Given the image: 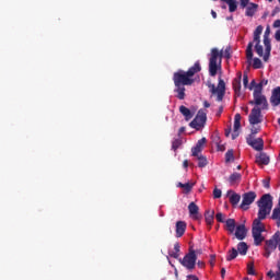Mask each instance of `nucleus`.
<instances>
[{"instance_id":"obj_5","label":"nucleus","mask_w":280,"mask_h":280,"mask_svg":"<svg viewBox=\"0 0 280 280\" xmlns=\"http://www.w3.org/2000/svg\"><path fill=\"white\" fill-rule=\"evenodd\" d=\"M182 266L187 270H194L196 268V261H198V256L196 255V250L192 248L189 249V253L184 256L183 259L179 260Z\"/></svg>"},{"instance_id":"obj_3","label":"nucleus","mask_w":280,"mask_h":280,"mask_svg":"<svg viewBox=\"0 0 280 280\" xmlns=\"http://www.w3.org/2000/svg\"><path fill=\"white\" fill-rule=\"evenodd\" d=\"M222 58L230 60L231 58V46H228L224 50H219L218 48H212L209 59V74L211 78L218 75V69L222 67Z\"/></svg>"},{"instance_id":"obj_39","label":"nucleus","mask_w":280,"mask_h":280,"mask_svg":"<svg viewBox=\"0 0 280 280\" xmlns=\"http://www.w3.org/2000/svg\"><path fill=\"white\" fill-rule=\"evenodd\" d=\"M262 91H264V88H261V85H259V83H257L256 88H254L253 96H255V95H262L261 94Z\"/></svg>"},{"instance_id":"obj_45","label":"nucleus","mask_w":280,"mask_h":280,"mask_svg":"<svg viewBox=\"0 0 280 280\" xmlns=\"http://www.w3.org/2000/svg\"><path fill=\"white\" fill-rule=\"evenodd\" d=\"M243 85L245 89H248V73L246 72L243 74Z\"/></svg>"},{"instance_id":"obj_32","label":"nucleus","mask_w":280,"mask_h":280,"mask_svg":"<svg viewBox=\"0 0 280 280\" xmlns=\"http://www.w3.org/2000/svg\"><path fill=\"white\" fill-rule=\"evenodd\" d=\"M255 43V51L259 56V58H264V46H261V42H254Z\"/></svg>"},{"instance_id":"obj_6","label":"nucleus","mask_w":280,"mask_h":280,"mask_svg":"<svg viewBox=\"0 0 280 280\" xmlns=\"http://www.w3.org/2000/svg\"><path fill=\"white\" fill-rule=\"evenodd\" d=\"M205 124H207V110L199 109L196 117L189 122V126L195 130H200L205 128Z\"/></svg>"},{"instance_id":"obj_33","label":"nucleus","mask_w":280,"mask_h":280,"mask_svg":"<svg viewBox=\"0 0 280 280\" xmlns=\"http://www.w3.org/2000/svg\"><path fill=\"white\" fill-rule=\"evenodd\" d=\"M240 253L235 247L228 252L226 261H233Z\"/></svg>"},{"instance_id":"obj_12","label":"nucleus","mask_w":280,"mask_h":280,"mask_svg":"<svg viewBox=\"0 0 280 280\" xmlns=\"http://www.w3.org/2000/svg\"><path fill=\"white\" fill-rule=\"evenodd\" d=\"M246 142L250 145V148H253L257 152H261V150H264V139H261V138H256L255 139L253 137V135H249L246 138Z\"/></svg>"},{"instance_id":"obj_21","label":"nucleus","mask_w":280,"mask_h":280,"mask_svg":"<svg viewBox=\"0 0 280 280\" xmlns=\"http://www.w3.org/2000/svg\"><path fill=\"white\" fill-rule=\"evenodd\" d=\"M214 218H215V211L214 210H207L205 212V220H206L208 229H211V226H213Z\"/></svg>"},{"instance_id":"obj_31","label":"nucleus","mask_w":280,"mask_h":280,"mask_svg":"<svg viewBox=\"0 0 280 280\" xmlns=\"http://www.w3.org/2000/svg\"><path fill=\"white\" fill-rule=\"evenodd\" d=\"M235 219H228L225 221L226 229L229 233H235Z\"/></svg>"},{"instance_id":"obj_43","label":"nucleus","mask_w":280,"mask_h":280,"mask_svg":"<svg viewBox=\"0 0 280 280\" xmlns=\"http://www.w3.org/2000/svg\"><path fill=\"white\" fill-rule=\"evenodd\" d=\"M250 0H240V5L244 10V8H248L250 5Z\"/></svg>"},{"instance_id":"obj_57","label":"nucleus","mask_w":280,"mask_h":280,"mask_svg":"<svg viewBox=\"0 0 280 280\" xmlns=\"http://www.w3.org/2000/svg\"><path fill=\"white\" fill-rule=\"evenodd\" d=\"M197 266L198 268H205V261L198 260Z\"/></svg>"},{"instance_id":"obj_52","label":"nucleus","mask_w":280,"mask_h":280,"mask_svg":"<svg viewBox=\"0 0 280 280\" xmlns=\"http://www.w3.org/2000/svg\"><path fill=\"white\" fill-rule=\"evenodd\" d=\"M174 250L175 253H180V245L178 243L174 244Z\"/></svg>"},{"instance_id":"obj_34","label":"nucleus","mask_w":280,"mask_h":280,"mask_svg":"<svg viewBox=\"0 0 280 280\" xmlns=\"http://www.w3.org/2000/svg\"><path fill=\"white\" fill-rule=\"evenodd\" d=\"M177 187H180L182 189H184L185 194H189V191H191V189H194V184L191 183H178Z\"/></svg>"},{"instance_id":"obj_46","label":"nucleus","mask_w":280,"mask_h":280,"mask_svg":"<svg viewBox=\"0 0 280 280\" xmlns=\"http://www.w3.org/2000/svg\"><path fill=\"white\" fill-rule=\"evenodd\" d=\"M267 277H269V279H275V278H277V273H275V271H272V270H269L267 272Z\"/></svg>"},{"instance_id":"obj_16","label":"nucleus","mask_w":280,"mask_h":280,"mask_svg":"<svg viewBox=\"0 0 280 280\" xmlns=\"http://www.w3.org/2000/svg\"><path fill=\"white\" fill-rule=\"evenodd\" d=\"M176 237H183L187 231V223L185 221H177L175 225Z\"/></svg>"},{"instance_id":"obj_1","label":"nucleus","mask_w":280,"mask_h":280,"mask_svg":"<svg viewBox=\"0 0 280 280\" xmlns=\"http://www.w3.org/2000/svg\"><path fill=\"white\" fill-rule=\"evenodd\" d=\"M258 205V218L254 220L252 228V235L254 237L255 246H260L265 237L261 235L266 231V226L261 223V220H266V215L270 214L272 211V196L270 194H265L257 201Z\"/></svg>"},{"instance_id":"obj_50","label":"nucleus","mask_w":280,"mask_h":280,"mask_svg":"<svg viewBox=\"0 0 280 280\" xmlns=\"http://www.w3.org/2000/svg\"><path fill=\"white\" fill-rule=\"evenodd\" d=\"M258 85H260L261 89H264V86L268 85V80H266V79L261 80V81L258 83Z\"/></svg>"},{"instance_id":"obj_11","label":"nucleus","mask_w":280,"mask_h":280,"mask_svg":"<svg viewBox=\"0 0 280 280\" xmlns=\"http://www.w3.org/2000/svg\"><path fill=\"white\" fill-rule=\"evenodd\" d=\"M250 106H260V110H268V100L266 95L259 94L254 96V101H249Z\"/></svg>"},{"instance_id":"obj_51","label":"nucleus","mask_w":280,"mask_h":280,"mask_svg":"<svg viewBox=\"0 0 280 280\" xmlns=\"http://www.w3.org/2000/svg\"><path fill=\"white\" fill-rule=\"evenodd\" d=\"M262 185H264V187H265V189H270V182L269 180H264L262 182Z\"/></svg>"},{"instance_id":"obj_13","label":"nucleus","mask_w":280,"mask_h":280,"mask_svg":"<svg viewBox=\"0 0 280 280\" xmlns=\"http://www.w3.org/2000/svg\"><path fill=\"white\" fill-rule=\"evenodd\" d=\"M240 128H242V115L235 114L234 116V130L232 132V140L235 141L240 137Z\"/></svg>"},{"instance_id":"obj_54","label":"nucleus","mask_w":280,"mask_h":280,"mask_svg":"<svg viewBox=\"0 0 280 280\" xmlns=\"http://www.w3.org/2000/svg\"><path fill=\"white\" fill-rule=\"evenodd\" d=\"M222 113H224V107L220 106L219 112L217 113V117H220L222 115Z\"/></svg>"},{"instance_id":"obj_49","label":"nucleus","mask_w":280,"mask_h":280,"mask_svg":"<svg viewBox=\"0 0 280 280\" xmlns=\"http://www.w3.org/2000/svg\"><path fill=\"white\" fill-rule=\"evenodd\" d=\"M256 86H257V82L255 80H252L249 84V91H253V89H255Z\"/></svg>"},{"instance_id":"obj_64","label":"nucleus","mask_w":280,"mask_h":280,"mask_svg":"<svg viewBox=\"0 0 280 280\" xmlns=\"http://www.w3.org/2000/svg\"><path fill=\"white\" fill-rule=\"evenodd\" d=\"M183 132H185V127H180L178 130V135H183Z\"/></svg>"},{"instance_id":"obj_15","label":"nucleus","mask_w":280,"mask_h":280,"mask_svg":"<svg viewBox=\"0 0 280 280\" xmlns=\"http://www.w3.org/2000/svg\"><path fill=\"white\" fill-rule=\"evenodd\" d=\"M206 143H207V138H201L200 140H198L196 145L191 149L192 156H198V154H201Z\"/></svg>"},{"instance_id":"obj_59","label":"nucleus","mask_w":280,"mask_h":280,"mask_svg":"<svg viewBox=\"0 0 280 280\" xmlns=\"http://www.w3.org/2000/svg\"><path fill=\"white\" fill-rule=\"evenodd\" d=\"M225 275H226V269L225 268H221V277H222V279H224Z\"/></svg>"},{"instance_id":"obj_4","label":"nucleus","mask_w":280,"mask_h":280,"mask_svg":"<svg viewBox=\"0 0 280 280\" xmlns=\"http://www.w3.org/2000/svg\"><path fill=\"white\" fill-rule=\"evenodd\" d=\"M209 89L212 95H217V102H222V100H224V95H226V83L222 78H219L217 88L215 84H209Z\"/></svg>"},{"instance_id":"obj_56","label":"nucleus","mask_w":280,"mask_h":280,"mask_svg":"<svg viewBox=\"0 0 280 280\" xmlns=\"http://www.w3.org/2000/svg\"><path fill=\"white\" fill-rule=\"evenodd\" d=\"M276 40L280 42V30H278L275 34Z\"/></svg>"},{"instance_id":"obj_18","label":"nucleus","mask_w":280,"mask_h":280,"mask_svg":"<svg viewBox=\"0 0 280 280\" xmlns=\"http://www.w3.org/2000/svg\"><path fill=\"white\" fill-rule=\"evenodd\" d=\"M270 104H272L273 106H279V104H280V86H277L276 89L272 90L271 97H270Z\"/></svg>"},{"instance_id":"obj_62","label":"nucleus","mask_w":280,"mask_h":280,"mask_svg":"<svg viewBox=\"0 0 280 280\" xmlns=\"http://www.w3.org/2000/svg\"><path fill=\"white\" fill-rule=\"evenodd\" d=\"M203 106H205V108H210L211 104L206 101V102H203Z\"/></svg>"},{"instance_id":"obj_29","label":"nucleus","mask_w":280,"mask_h":280,"mask_svg":"<svg viewBox=\"0 0 280 280\" xmlns=\"http://www.w3.org/2000/svg\"><path fill=\"white\" fill-rule=\"evenodd\" d=\"M236 250L240 255H246L248 253V245L245 242H241L237 244Z\"/></svg>"},{"instance_id":"obj_44","label":"nucleus","mask_w":280,"mask_h":280,"mask_svg":"<svg viewBox=\"0 0 280 280\" xmlns=\"http://www.w3.org/2000/svg\"><path fill=\"white\" fill-rule=\"evenodd\" d=\"M215 220H217V222L224 223V214L222 212H218L215 214Z\"/></svg>"},{"instance_id":"obj_35","label":"nucleus","mask_w":280,"mask_h":280,"mask_svg":"<svg viewBox=\"0 0 280 280\" xmlns=\"http://www.w3.org/2000/svg\"><path fill=\"white\" fill-rule=\"evenodd\" d=\"M235 161V155L233 154V149H230L225 153V163H231Z\"/></svg>"},{"instance_id":"obj_37","label":"nucleus","mask_w":280,"mask_h":280,"mask_svg":"<svg viewBox=\"0 0 280 280\" xmlns=\"http://www.w3.org/2000/svg\"><path fill=\"white\" fill-rule=\"evenodd\" d=\"M180 145H183V140L180 138L174 139L172 142V150L176 152Z\"/></svg>"},{"instance_id":"obj_41","label":"nucleus","mask_w":280,"mask_h":280,"mask_svg":"<svg viewBox=\"0 0 280 280\" xmlns=\"http://www.w3.org/2000/svg\"><path fill=\"white\" fill-rule=\"evenodd\" d=\"M247 275L255 276V265L253 262L247 265Z\"/></svg>"},{"instance_id":"obj_24","label":"nucleus","mask_w":280,"mask_h":280,"mask_svg":"<svg viewBox=\"0 0 280 280\" xmlns=\"http://www.w3.org/2000/svg\"><path fill=\"white\" fill-rule=\"evenodd\" d=\"M179 113L185 117L186 121L194 118V113L190 108H187L185 105L179 106Z\"/></svg>"},{"instance_id":"obj_27","label":"nucleus","mask_w":280,"mask_h":280,"mask_svg":"<svg viewBox=\"0 0 280 280\" xmlns=\"http://www.w3.org/2000/svg\"><path fill=\"white\" fill-rule=\"evenodd\" d=\"M229 5V12L233 13L237 11V0H221Z\"/></svg>"},{"instance_id":"obj_60","label":"nucleus","mask_w":280,"mask_h":280,"mask_svg":"<svg viewBox=\"0 0 280 280\" xmlns=\"http://www.w3.org/2000/svg\"><path fill=\"white\" fill-rule=\"evenodd\" d=\"M273 27H280V20H276L273 22Z\"/></svg>"},{"instance_id":"obj_23","label":"nucleus","mask_w":280,"mask_h":280,"mask_svg":"<svg viewBox=\"0 0 280 280\" xmlns=\"http://www.w3.org/2000/svg\"><path fill=\"white\" fill-rule=\"evenodd\" d=\"M257 10H259V4L252 2L246 7L245 15L246 16H255L257 13Z\"/></svg>"},{"instance_id":"obj_30","label":"nucleus","mask_w":280,"mask_h":280,"mask_svg":"<svg viewBox=\"0 0 280 280\" xmlns=\"http://www.w3.org/2000/svg\"><path fill=\"white\" fill-rule=\"evenodd\" d=\"M240 180H242V174L240 173H233L229 177V183L231 185H235V183H240Z\"/></svg>"},{"instance_id":"obj_38","label":"nucleus","mask_w":280,"mask_h":280,"mask_svg":"<svg viewBox=\"0 0 280 280\" xmlns=\"http://www.w3.org/2000/svg\"><path fill=\"white\" fill-rule=\"evenodd\" d=\"M261 67H262L261 59L254 58L253 68L254 69H261Z\"/></svg>"},{"instance_id":"obj_58","label":"nucleus","mask_w":280,"mask_h":280,"mask_svg":"<svg viewBox=\"0 0 280 280\" xmlns=\"http://www.w3.org/2000/svg\"><path fill=\"white\" fill-rule=\"evenodd\" d=\"M183 167H185V170H187V167H189V161L188 160H185L183 162Z\"/></svg>"},{"instance_id":"obj_9","label":"nucleus","mask_w":280,"mask_h":280,"mask_svg":"<svg viewBox=\"0 0 280 280\" xmlns=\"http://www.w3.org/2000/svg\"><path fill=\"white\" fill-rule=\"evenodd\" d=\"M256 198H257V194L255 191H248L243 194L241 209H243V211H248V207H250V205L255 202Z\"/></svg>"},{"instance_id":"obj_36","label":"nucleus","mask_w":280,"mask_h":280,"mask_svg":"<svg viewBox=\"0 0 280 280\" xmlns=\"http://www.w3.org/2000/svg\"><path fill=\"white\" fill-rule=\"evenodd\" d=\"M247 60H253V42H249L246 48Z\"/></svg>"},{"instance_id":"obj_8","label":"nucleus","mask_w":280,"mask_h":280,"mask_svg":"<svg viewBox=\"0 0 280 280\" xmlns=\"http://www.w3.org/2000/svg\"><path fill=\"white\" fill-rule=\"evenodd\" d=\"M265 56L264 61L270 60V51H272V45L270 44V26H267L264 34Z\"/></svg>"},{"instance_id":"obj_19","label":"nucleus","mask_w":280,"mask_h":280,"mask_svg":"<svg viewBox=\"0 0 280 280\" xmlns=\"http://www.w3.org/2000/svg\"><path fill=\"white\" fill-rule=\"evenodd\" d=\"M246 234H247L246 225L240 224L236 226V231H235L236 240H241V241L246 240Z\"/></svg>"},{"instance_id":"obj_28","label":"nucleus","mask_w":280,"mask_h":280,"mask_svg":"<svg viewBox=\"0 0 280 280\" xmlns=\"http://www.w3.org/2000/svg\"><path fill=\"white\" fill-rule=\"evenodd\" d=\"M197 158L198 161V167H207L209 165V161H207V156L198 153V155H192Z\"/></svg>"},{"instance_id":"obj_14","label":"nucleus","mask_w":280,"mask_h":280,"mask_svg":"<svg viewBox=\"0 0 280 280\" xmlns=\"http://www.w3.org/2000/svg\"><path fill=\"white\" fill-rule=\"evenodd\" d=\"M232 86L234 89L235 96L240 97L242 95V72H237V78L233 80Z\"/></svg>"},{"instance_id":"obj_53","label":"nucleus","mask_w":280,"mask_h":280,"mask_svg":"<svg viewBox=\"0 0 280 280\" xmlns=\"http://www.w3.org/2000/svg\"><path fill=\"white\" fill-rule=\"evenodd\" d=\"M210 265L212 266H215V255H211V260H210Z\"/></svg>"},{"instance_id":"obj_48","label":"nucleus","mask_w":280,"mask_h":280,"mask_svg":"<svg viewBox=\"0 0 280 280\" xmlns=\"http://www.w3.org/2000/svg\"><path fill=\"white\" fill-rule=\"evenodd\" d=\"M179 252H173L171 253V257H173V259H178V257H180V254H178Z\"/></svg>"},{"instance_id":"obj_17","label":"nucleus","mask_w":280,"mask_h":280,"mask_svg":"<svg viewBox=\"0 0 280 280\" xmlns=\"http://www.w3.org/2000/svg\"><path fill=\"white\" fill-rule=\"evenodd\" d=\"M256 163H257V165H269L270 156H268V154H266V152H260L256 155Z\"/></svg>"},{"instance_id":"obj_20","label":"nucleus","mask_w":280,"mask_h":280,"mask_svg":"<svg viewBox=\"0 0 280 280\" xmlns=\"http://www.w3.org/2000/svg\"><path fill=\"white\" fill-rule=\"evenodd\" d=\"M202 71V67L200 66V61H196L192 67H190L186 73L190 77V79H194V75L196 73H200Z\"/></svg>"},{"instance_id":"obj_42","label":"nucleus","mask_w":280,"mask_h":280,"mask_svg":"<svg viewBox=\"0 0 280 280\" xmlns=\"http://www.w3.org/2000/svg\"><path fill=\"white\" fill-rule=\"evenodd\" d=\"M213 198L214 199L222 198V190L219 188H214L213 189Z\"/></svg>"},{"instance_id":"obj_22","label":"nucleus","mask_w":280,"mask_h":280,"mask_svg":"<svg viewBox=\"0 0 280 280\" xmlns=\"http://www.w3.org/2000/svg\"><path fill=\"white\" fill-rule=\"evenodd\" d=\"M229 195L232 207H237V205H240V200H242V196H240V194L234 192L233 190H229L228 196Z\"/></svg>"},{"instance_id":"obj_7","label":"nucleus","mask_w":280,"mask_h":280,"mask_svg":"<svg viewBox=\"0 0 280 280\" xmlns=\"http://www.w3.org/2000/svg\"><path fill=\"white\" fill-rule=\"evenodd\" d=\"M279 237H280V233L276 232L270 240H267L265 242L264 257L268 258L270 257V255H272V253H275V250H277V246L279 244Z\"/></svg>"},{"instance_id":"obj_26","label":"nucleus","mask_w":280,"mask_h":280,"mask_svg":"<svg viewBox=\"0 0 280 280\" xmlns=\"http://www.w3.org/2000/svg\"><path fill=\"white\" fill-rule=\"evenodd\" d=\"M264 32V26L258 25L254 31V43H261V34Z\"/></svg>"},{"instance_id":"obj_55","label":"nucleus","mask_w":280,"mask_h":280,"mask_svg":"<svg viewBox=\"0 0 280 280\" xmlns=\"http://www.w3.org/2000/svg\"><path fill=\"white\" fill-rule=\"evenodd\" d=\"M187 279L188 280H200V279L197 278V276H194V275H188Z\"/></svg>"},{"instance_id":"obj_47","label":"nucleus","mask_w":280,"mask_h":280,"mask_svg":"<svg viewBox=\"0 0 280 280\" xmlns=\"http://www.w3.org/2000/svg\"><path fill=\"white\" fill-rule=\"evenodd\" d=\"M277 268L278 270L276 271V277L280 279V259L277 261Z\"/></svg>"},{"instance_id":"obj_2","label":"nucleus","mask_w":280,"mask_h":280,"mask_svg":"<svg viewBox=\"0 0 280 280\" xmlns=\"http://www.w3.org/2000/svg\"><path fill=\"white\" fill-rule=\"evenodd\" d=\"M173 82L175 84L174 93H176L177 100H185V86H191L196 80L190 79L189 74L185 70H177L173 73Z\"/></svg>"},{"instance_id":"obj_10","label":"nucleus","mask_w":280,"mask_h":280,"mask_svg":"<svg viewBox=\"0 0 280 280\" xmlns=\"http://www.w3.org/2000/svg\"><path fill=\"white\" fill-rule=\"evenodd\" d=\"M261 108L254 107L249 114V124L250 126H257L264 121V116L261 115Z\"/></svg>"},{"instance_id":"obj_25","label":"nucleus","mask_w":280,"mask_h":280,"mask_svg":"<svg viewBox=\"0 0 280 280\" xmlns=\"http://www.w3.org/2000/svg\"><path fill=\"white\" fill-rule=\"evenodd\" d=\"M188 211L189 214L195 219L198 220V211H200V208H198V205H196V202H190L188 205Z\"/></svg>"},{"instance_id":"obj_40","label":"nucleus","mask_w":280,"mask_h":280,"mask_svg":"<svg viewBox=\"0 0 280 280\" xmlns=\"http://www.w3.org/2000/svg\"><path fill=\"white\" fill-rule=\"evenodd\" d=\"M213 142L215 143L217 148L219 150H222V148H220V144L222 143V141L220 140V136L219 135H214L212 136Z\"/></svg>"},{"instance_id":"obj_61","label":"nucleus","mask_w":280,"mask_h":280,"mask_svg":"<svg viewBox=\"0 0 280 280\" xmlns=\"http://www.w3.org/2000/svg\"><path fill=\"white\" fill-rule=\"evenodd\" d=\"M257 132H259V129H257V128H252V137H253V135H257Z\"/></svg>"},{"instance_id":"obj_63","label":"nucleus","mask_w":280,"mask_h":280,"mask_svg":"<svg viewBox=\"0 0 280 280\" xmlns=\"http://www.w3.org/2000/svg\"><path fill=\"white\" fill-rule=\"evenodd\" d=\"M231 136V128L225 130V137H230Z\"/></svg>"}]
</instances>
